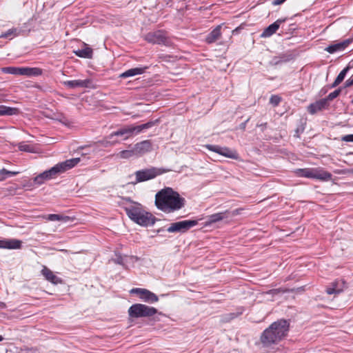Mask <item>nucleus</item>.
I'll list each match as a JSON object with an SVG mask.
<instances>
[{
    "label": "nucleus",
    "instance_id": "34",
    "mask_svg": "<svg viewBox=\"0 0 353 353\" xmlns=\"http://www.w3.org/2000/svg\"><path fill=\"white\" fill-rule=\"evenodd\" d=\"M19 172L9 171L6 168L0 170V181L6 180L8 177H11L17 175Z\"/></svg>",
    "mask_w": 353,
    "mask_h": 353
},
{
    "label": "nucleus",
    "instance_id": "21",
    "mask_svg": "<svg viewBox=\"0 0 353 353\" xmlns=\"http://www.w3.org/2000/svg\"><path fill=\"white\" fill-rule=\"evenodd\" d=\"M41 274L47 281L53 284L57 285L63 283V280L60 277L56 276L49 268L46 266H43L41 270Z\"/></svg>",
    "mask_w": 353,
    "mask_h": 353
},
{
    "label": "nucleus",
    "instance_id": "31",
    "mask_svg": "<svg viewBox=\"0 0 353 353\" xmlns=\"http://www.w3.org/2000/svg\"><path fill=\"white\" fill-rule=\"evenodd\" d=\"M41 73L42 71L40 68L23 67V76L37 77L41 75Z\"/></svg>",
    "mask_w": 353,
    "mask_h": 353
},
{
    "label": "nucleus",
    "instance_id": "37",
    "mask_svg": "<svg viewBox=\"0 0 353 353\" xmlns=\"http://www.w3.org/2000/svg\"><path fill=\"white\" fill-rule=\"evenodd\" d=\"M343 90V88L342 87H340L339 88H337L336 90H335L334 92L330 93L325 98H324L325 99H326V101L327 103H329L330 101L334 100V99H336L337 97L339 96V94H341V91Z\"/></svg>",
    "mask_w": 353,
    "mask_h": 353
},
{
    "label": "nucleus",
    "instance_id": "49",
    "mask_svg": "<svg viewBox=\"0 0 353 353\" xmlns=\"http://www.w3.org/2000/svg\"><path fill=\"white\" fill-rule=\"evenodd\" d=\"M286 0H274L272 1V5L278 6L283 3Z\"/></svg>",
    "mask_w": 353,
    "mask_h": 353
},
{
    "label": "nucleus",
    "instance_id": "3",
    "mask_svg": "<svg viewBox=\"0 0 353 353\" xmlns=\"http://www.w3.org/2000/svg\"><path fill=\"white\" fill-rule=\"evenodd\" d=\"M124 210L132 221L143 227L152 226L157 220L150 212L144 210L139 203L124 207Z\"/></svg>",
    "mask_w": 353,
    "mask_h": 353
},
{
    "label": "nucleus",
    "instance_id": "25",
    "mask_svg": "<svg viewBox=\"0 0 353 353\" xmlns=\"http://www.w3.org/2000/svg\"><path fill=\"white\" fill-rule=\"evenodd\" d=\"M81 161V158H73L57 163L61 172H64L77 165Z\"/></svg>",
    "mask_w": 353,
    "mask_h": 353
},
{
    "label": "nucleus",
    "instance_id": "7",
    "mask_svg": "<svg viewBox=\"0 0 353 353\" xmlns=\"http://www.w3.org/2000/svg\"><path fill=\"white\" fill-rule=\"evenodd\" d=\"M144 39L152 44L162 45L165 46H170L171 41L168 37L167 32L162 30H158L153 32H150L144 36Z\"/></svg>",
    "mask_w": 353,
    "mask_h": 353
},
{
    "label": "nucleus",
    "instance_id": "28",
    "mask_svg": "<svg viewBox=\"0 0 353 353\" xmlns=\"http://www.w3.org/2000/svg\"><path fill=\"white\" fill-rule=\"evenodd\" d=\"M47 219L50 221H61L63 223H67L73 221L74 219L63 214H50L48 215Z\"/></svg>",
    "mask_w": 353,
    "mask_h": 353
},
{
    "label": "nucleus",
    "instance_id": "50",
    "mask_svg": "<svg viewBox=\"0 0 353 353\" xmlns=\"http://www.w3.org/2000/svg\"><path fill=\"white\" fill-rule=\"evenodd\" d=\"M249 119H248L246 121H245L244 122H243L242 123L240 124V129L241 130H245V128H246V125H247V123L249 121Z\"/></svg>",
    "mask_w": 353,
    "mask_h": 353
},
{
    "label": "nucleus",
    "instance_id": "1",
    "mask_svg": "<svg viewBox=\"0 0 353 353\" xmlns=\"http://www.w3.org/2000/svg\"><path fill=\"white\" fill-rule=\"evenodd\" d=\"M185 200L171 188H165L159 191L155 196L157 208L165 212L170 213L184 207Z\"/></svg>",
    "mask_w": 353,
    "mask_h": 353
},
{
    "label": "nucleus",
    "instance_id": "11",
    "mask_svg": "<svg viewBox=\"0 0 353 353\" xmlns=\"http://www.w3.org/2000/svg\"><path fill=\"white\" fill-rule=\"evenodd\" d=\"M131 294H136L139 296V298L147 303H153L159 301V297L151 291L143 288H132L130 292Z\"/></svg>",
    "mask_w": 353,
    "mask_h": 353
},
{
    "label": "nucleus",
    "instance_id": "8",
    "mask_svg": "<svg viewBox=\"0 0 353 353\" xmlns=\"http://www.w3.org/2000/svg\"><path fill=\"white\" fill-rule=\"evenodd\" d=\"M197 224V220H183L172 223L166 230L171 233H184Z\"/></svg>",
    "mask_w": 353,
    "mask_h": 353
},
{
    "label": "nucleus",
    "instance_id": "16",
    "mask_svg": "<svg viewBox=\"0 0 353 353\" xmlns=\"http://www.w3.org/2000/svg\"><path fill=\"white\" fill-rule=\"evenodd\" d=\"M329 106L330 103L323 98L315 101L314 103H310L307 106V110L310 114H315L319 111L327 109Z\"/></svg>",
    "mask_w": 353,
    "mask_h": 353
},
{
    "label": "nucleus",
    "instance_id": "20",
    "mask_svg": "<svg viewBox=\"0 0 353 353\" xmlns=\"http://www.w3.org/2000/svg\"><path fill=\"white\" fill-rule=\"evenodd\" d=\"M285 19H279L273 23L269 25L264 29L263 32L261 34V37L267 38L273 35L278 30L281 24L285 22Z\"/></svg>",
    "mask_w": 353,
    "mask_h": 353
},
{
    "label": "nucleus",
    "instance_id": "5",
    "mask_svg": "<svg viewBox=\"0 0 353 353\" xmlns=\"http://www.w3.org/2000/svg\"><path fill=\"white\" fill-rule=\"evenodd\" d=\"M169 171H170V169L158 168L155 167L137 170L134 172L135 181L132 182V183L137 184L154 179L156 176Z\"/></svg>",
    "mask_w": 353,
    "mask_h": 353
},
{
    "label": "nucleus",
    "instance_id": "12",
    "mask_svg": "<svg viewBox=\"0 0 353 353\" xmlns=\"http://www.w3.org/2000/svg\"><path fill=\"white\" fill-rule=\"evenodd\" d=\"M295 54L292 51L288 50L285 52L280 53L277 56H274L270 61V64L273 66L281 65L282 63L290 62L294 59Z\"/></svg>",
    "mask_w": 353,
    "mask_h": 353
},
{
    "label": "nucleus",
    "instance_id": "40",
    "mask_svg": "<svg viewBox=\"0 0 353 353\" xmlns=\"http://www.w3.org/2000/svg\"><path fill=\"white\" fill-rule=\"evenodd\" d=\"M281 101V97L278 95H272L270 99V103L274 107L279 105Z\"/></svg>",
    "mask_w": 353,
    "mask_h": 353
},
{
    "label": "nucleus",
    "instance_id": "15",
    "mask_svg": "<svg viewBox=\"0 0 353 353\" xmlns=\"http://www.w3.org/2000/svg\"><path fill=\"white\" fill-rule=\"evenodd\" d=\"M353 41L352 38L345 39L342 41L329 45L325 50L330 54L345 50Z\"/></svg>",
    "mask_w": 353,
    "mask_h": 353
},
{
    "label": "nucleus",
    "instance_id": "9",
    "mask_svg": "<svg viewBox=\"0 0 353 353\" xmlns=\"http://www.w3.org/2000/svg\"><path fill=\"white\" fill-rule=\"evenodd\" d=\"M60 168L58 164H56L54 166L52 167L50 169L47 170L42 173H40L37 176H36L33 179V181L37 185L43 184L45 181L50 180L51 179L55 178L58 174H61Z\"/></svg>",
    "mask_w": 353,
    "mask_h": 353
},
{
    "label": "nucleus",
    "instance_id": "19",
    "mask_svg": "<svg viewBox=\"0 0 353 353\" xmlns=\"http://www.w3.org/2000/svg\"><path fill=\"white\" fill-rule=\"evenodd\" d=\"M229 214H230V212L228 210L212 214L207 217V220L205 221V225L206 226L212 225L214 223L221 221L224 219H227L230 217Z\"/></svg>",
    "mask_w": 353,
    "mask_h": 353
},
{
    "label": "nucleus",
    "instance_id": "35",
    "mask_svg": "<svg viewBox=\"0 0 353 353\" xmlns=\"http://www.w3.org/2000/svg\"><path fill=\"white\" fill-rule=\"evenodd\" d=\"M128 256H122L119 253H115V257L112 259V261L116 264L121 265L123 267H125V263L127 261Z\"/></svg>",
    "mask_w": 353,
    "mask_h": 353
},
{
    "label": "nucleus",
    "instance_id": "4",
    "mask_svg": "<svg viewBox=\"0 0 353 353\" xmlns=\"http://www.w3.org/2000/svg\"><path fill=\"white\" fill-rule=\"evenodd\" d=\"M299 176L308 179H315L323 181H328L332 179V174L320 168H299L296 170Z\"/></svg>",
    "mask_w": 353,
    "mask_h": 353
},
{
    "label": "nucleus",
    "instance_id": "54",
    "mask_svg": "<svg viewBox=\"0 0 353 353\" xmlns=\"http://www.w3.org/2000/svg\"><path fill=\"white\" fill-rule=\"evenodd\" d=\"M274 292H289V290H281V289H276V290H274Z\"/></svg>",
    "mask_w": 353,
    "mask_h": 353
},
{
    "label": "nucleus",
    "instance_id": "42",
    "mask_svg": "<svg viewBox=\"0 0 353 353\" xmlns=\"http://www.w3.org/2000/svg\"><path fill=\"white\" fill-rule=\"evenodd\" d=\"M129 126L131 130L132 137L142 132L139 125H130Z\"/></svg>",
    "mask_w": 353,
    "mask_h": 353
},
{
    "label": "nucleus",
    "instance_id": "27",
    "mask_svg": "<svg viewBox=\"0 0 353 353\" xmlns=\"http://www.w3.org/2000/svg\"><path fill=\"white\" fill-rule=\"evenodd\" d=\"M19 112L20 110L17 108H12L4 105H0V116L17 115Z\"/></svg>",
    "mask_w": 353,
    "mask_h": 353
},
{
    "label": "nucleus",
    "instance_id": "17",
    "mask_svg": "<svg viewBox=\"0 0 353 353\" xmlns=\"http://www.w3.org/2000/svg\"><path fill=\"white\" fill-rule=\"evenodd\" d=\"M135 154L142 156L152 150V143L150 140H144L134 145Z\"/></svg>",
    "mask_w": 353,
    "mask_h": 353
},
{
    "label": "nucleus",
    "instance_id": "22",
    "mask_svg": "<svg viewBox=\"0 0 353 353\" xmlns=\"http://www.w3.org/2000/svg\"><path fill=\"white\" fill-rule=\"evenodd\" d=\"M149 68L148 66L137 67L130 68L119 75L120 78L125 79L130 77H134L138 74H142Z\"/></svg>",
    "mask_w": 353,
    "mask_h": 353
},
{
    "label": "nucleus",
    "instance_id": "24",
    "mask_svg": "<svg viewBox=\"0 0 353 353\" xmlns=\"http://www.w3.org/2000/svg\"><path fill=\"white\" fill-rule=\"evenodd\" d=\"M81 161V158H73L57 163L61 172H64L77 165Z\"/></svg>",
    "mask_w": 353,
    "mask_h": 353
},
{
    "label": "nucleus",
    "instance_id": "38",
    "mask_svg": "<svg viewBox=\"0 0 353 353\" xmlns=\"http://www.w3.org/2000/svg\"><path fill=\"white\" fill-rule=\"evenodd\" d=\"M18 34V30L17 28H12L7 30L6 32L1 35L3 38H9L11 36H17Z\"/></svg>",
    "mask_w": 353,
    "mask_h": 353
},
{
    "label": "nucleus",
    "instance_id": "53",
    "mask_svg": "<svg viewBox=\"0 0 353 353\" xmlns=\"http://www.w3.org/2000/svg\"><path fill=\"white\" fill-rule=\"evenodd\" d=\"M164 231H167V230H165L163 228H159V229H158V230H157V233H161V232H164Z\"/></svg>",
    "mask_w": 353,
    "mask_h": 353
},
{
    "label": "nucleus",
    "instance_id": "36",
    "mask_svg": "<svg viewBox=\"0 0 353 353\" xmlns=\"http://www.w3.org/2000/svg\"><path fill=\"white\" fill-rule=\"evenodd\" d=\"M160 123V119H157L153 121H150L145 123L139 125L140 126V128L141 130V132H143L144 130L150 129L152 128L154 125H158Z\"/></svg>",
    "mask_w": 353,
    "mask_h": 353
},
{
    "label": "nucleus",
    "instance_id": "43",
    "mask_svg": "<svg viewBox=\"0 0 353 353\" xmlns=\"http://www.w3.org/2000/svg\"><path fill=\"white\" fill-rule=\"evenodd\" d=\"M352 85H353V75L350 78H349L347 80L345 81V82L344 83V85L342 88L343 89L344 88H349Z\"/></svg>",
    "mask_w": 353,
    "mask_h": 353
},
{
    "label": "nucleus",
    "instance_id": "14",
    "mask_svg": "<svg viewBox=\"0 0 353 353\" xmlns=\"http://www.w3.org/2000/svg\"><path fill=\"white\" fill-rule=\"evenodd\" d=\"M63 85L72 89L76 88H93L94 87L93 81L90 79L65 81L63 82Z\"/></svg>",
    "mask_w": 353,
    "mask_h": 353
},
{
    "label": "nucleus",
    "instance_id": "6",
    "mask_svg": "<svg viewBox=\"0 0 353 353\" xmlns=\"http://www.w3.org/2000/svg\"><path fill=\"white\" fill-rule=\"evenodd\" d=\"M158 313V310L141 303H134L128 309V315L130 318L150 317Z\"/></svg>",
    "mask_w": 353,
    "mask_h": 353
},
{
    "label": "nucleus",
    "instance_id": "44",
    "mask_svg": "<svg viewBox=\"0 0 353 353\" xmlns=\"http://www.w3.org/2000/svg\"><path fill=\"white\" fill-rule=\"evenodd\" d=\"M341 140L345 142H353V134H347L341 137Z\"/></svg>",
    "mask_w": 353,
    "mask_h": 353
},
{
    "label": "nucleus",
    "instance_id": "29",
    "mask_svg": "<svg viewBox=\"0 0 353 353\" xmlns=\"http://www.w3.org/2000/svg\"><path fill=\"white\" fill-rule=\"evenodd\" d=\"M1 71L6 74H10L16 76H23V67H4L1 68Z\"/></svg>",
    "mask_w": 353,
    "mask_h": 353
},
{
    "label": "nucleus",
    "instance_id": "18",
    "mask_svg": "<svg viewBox=\"0 0 353 353\" xmlns=\"http://www.w3.org/2000/svg\"><path fill=\"white\" fill-rule=\"evenodd\" d=\"M22 246V241L15 239H4L0 240V248L18 250Z\"/></svg>",
    "mask_w": 353,
    "mask_h": 353
},
{
    "label": "nucleus",
    "instance_id": "30",
    "mask_svg": "<svg viewBox=\"0 0 353 353\" xmlns=\"http://www.w3.org/2000/svg\"><path fill=\"white\" fill-rule=\"evenodd\" d=\"M74 53L79 57L85 58V59H90L92 57L93 51L91 48L85 47L83 49H80V50L74 51Z\"/></svg>",
    "mask_w": 353,
    "mask_h": 353
},
{
    "label": "nucleus",
    "instance_id": "41",
    "mask_svg": "<svg viewBox=\"0 0 353 353\" xmlns=\"http://www.w3.org/2000/svg\"><path fill=\"white\" fill-rule=\"evenodd\" d=\"M18 148L20 151L32 152V147L30 145L26 144L24 142L19 143Z\"/></svg>",
    "mask_w": 353,
    "mask_h": 353
},
{
    "label": "nucleus",
    "instance_id": "2",
    "mask_svg": "<svg viewBox=\"0 0 353 353\" xmlns=\"http://www.w3.org/2000/svg\"><path fill=\"white\" fill-rule=\"evenodd\" d=\"M289 328V321L279 319L263 330L260 336V341L265 347L278 344L288 335Z\"/></svg>",
    "mask_w": 353,
    "mask_h": 353
},
{
    "label": "nucleus",
    "instance_id": "45",
    "mask_svg": "<svg viewBox=\"0 0 353 353\" xmlns=\"http://www.w3.org/2000/svg\"><path fill=\"white\" fill-rule=\"evenodd\" d=\"M305 130V127L301 125V126L298 127L295 130V134L294 137H299V134L301 133H303Z\"/></svg>",
    "mask_w": 353,
    "mask_h": 353
},
{
    "label": "nucleus",
    "instance_id": "23",
    "mask_svg": "<svg viewBox=\"0 0 353 353\" xmlns=\"http://www.w3.org/2000/svg\"><path fill=\"white\" fill-rule=\"evenodd\" d=\"M122 137L123 140H126L130 137H132L131 130L129 125L123 126L117 131L112 132L108 138L112 139L113 137Z\"/></svg>",
    "mask_w": 353,
    "mask_h": 353
},
{
    "label": "nucleus",
    "instance_id": "33",
    "mask_svg": "<svg viewBox=\"0 0 353 353\" xmlns=\"http://www.w3.org/2000/svg\"><path fill=\"white\" fill-rule=\"evenodd\" d=\"M243 310H240L236 312H230L228 314H225L221 316V321L222 323H228L231 321L232 320L234 319L235 318L238 317L241 314H242Z\"/></svg>",
    "mask_w": 353,
    "mask_h": 353
},
{
    "label": "nucleus",
    "instance_id": "52",
    "mask_svg": "<svg viewBox=\"0 0 353 353\" xmlns=\"http://www.w3.org/2000/svg\"><path fill=\"white\" fill-rule=\"evenodd\" d=\"M126 201L129 202L132 205H134V201H133L130 197H126L124 199Z\"/></svg>",
    "mask_w": 353,
    "mask_h": 353
},
{
    "label": "nucleus",
    "instance_id": "32",
    "mask_svg": "<svg viewBox=\"0 0 353 353\" xmlns=\"http://www.w3.org/2000/svg\"><path fill=\"white\" fill-rule=\"evenodd\" d=\"M347 73V69L343 68L338 74L334 82L330 85V88H334L337 87L344 80Z\"/></svg>",
    "mask_w": 353,
    "mask_h": 353
},
{
    "label": "nucleus",
    "instance_id": "47",
    "mask_svg": "<svg viewBox=\"0 0 353 353\" xmlns=\"http://www.w3.org/2000/svg\"><path fill=\"white\" fill-rule=\"evenodd\" d=\"M329 88H330V85L325 86V87L322 88L321 89V90L319 91V95L323 96V95L325 94L327 92Z\"/></svg>",
    "mask_w": 353,
    "mask_h": 353
},
{
    "label": "nucleus",
    "instance_id": "48",
    "mask_svg": "<svg viewBox=\"0 0 353 353\" xmlns=\"http://www.w3.org/2000/svg\"><path fill=\"white\" fill-rule=\"evenodd\" d=\"M344 68L347 69V72H349L351 69L353 68V59L347 63V65Z\"/></svg>",
    "mask_w": 353,
    "mask_h": 353
},
{
    "label": "nucleus",
    "instance_id": "51",
    "mask_svg": "<svg viewBox=\"0 0 353 353\" xmlns=\"http://www.w3.org/2000/svg\"><path fill=\"white\" fill-rule=\"evenodd\" d=\"M267 125H268L267 123H262L261 124H257V127L261 128V130L264 131L265 129L267 128Z\"/></svg>",
    "mask_w": 353,
    "mask_h": 353
},
{
    "label": "nucleus",
    "instance_id": "39",
    "mask_svg": "<svg viewBox=\"0 0 353 353\" xmlns=\"http://www.w3.org/2000/svg\"><path fill=\"white\" fill-rule=\"evenodd\" d=\"M135 154L134 149L131 150H123L120 152V157L123 159H128Z\"/></svg>",
    "mask_w": 353,
    "mask_h": 353
},
{
    "label": "nucleus",
    "instance_id": "46",
    "mask_svg": "<svg viewBox=\"0 0 353 353\" xmlns=\"http://www.w3.org/2000/svg\"><path fill=\"white\" fill-rule=\"evenodd\" d=\"M243 210V209L241 208H238V209H235L232 212H230V216H236L238 214H241V212Z\"/></svg>",
    "mask_w": 353,
    "mask_h": 353
},
{
    "label": "nucleus",
    "instance_id": "13",
    "mask_svg": "<svg viewBox=\"0 0 353 353\" xmlns=\"http://www.w3.org/2000/svg\"><path fill=\"white\" fill-rule=\"evenodd\" d=\"M346 283L343 279H336L330 283L326 287L325 292L327 294H339L346 288Z\"/></svg>",
    "mask_w": 353,
    "mask_h": 353
},
{
    "label": "nucleus",
    "instance_id": "55",
    "mask_svg": "<svg viewBox=\"0 0 353 353\" xmlns=\"http://www.w3.org/2000/svg\"><path fill=\"white\" fill-rule=\"evenodd\" d=\"M3 340V337L1 335H0V341H2Z\"/></svg>",
    "mask_w": 353,
    "mask_h": 353
},
{
    "label": "nucleus",
    "instance_id": "26",
    "mask_svg": "<svg viewBox=\"0 0 353 353\" xmlns=\"http://www.w3.org/2000/svg\"><path fill=\"white\" fill-rule=\"evenodd\" d=\"M221 26H217L206 36L205 41L208 44H211L216 42L221 37Z\"/></svg>",
    "mask_w": 353,
    "mask_h": 353
},
{
    "label": "nucleus",
    "instance_id": "10",
    "mask_svg": "<svg viewBox=\"0 0 353 353\" xmlns=\"http://www.w3.org/2000/svg\"><path fill=\"white\" fill-rule=\"evenodd\" d=\"M205 147L210 151L214 152L228 158L232 159H237L239 158V154L235 150H231L227 147L211 144L205 145Z\"/></svg>",
    "mask_w": 353,
    "mask_h": 353
}]
</instances>
